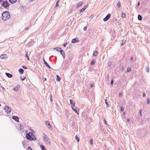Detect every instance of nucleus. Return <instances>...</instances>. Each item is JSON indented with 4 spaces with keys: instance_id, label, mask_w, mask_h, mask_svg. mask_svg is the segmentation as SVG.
<instances>
[{
    "instance_id": "obj_1",
    "label": "nucleus",
    "mask_w": 150,
    "mask_h": 150,
    "mask_svg": "<svg viewBox=\"0 0 150 150\" xmlns=\"http://www.w3.org/2000/svg\"><path fill=\"white\" fill-rule=\"evenodd\" d=\"M26 138L28 140L31 141L36 140L35 135L31 132H30L26 134Z\"/></svg>"
},
{
    "instance_id": "obj_2",
    "label": "nucleus",
    "mask_w": 150,
    "mask_h": 150,
    "mask_svg": "<svg viewBox=\"0 0 150 150\" xmlns=\"http://www.w3.org/2000/svg\"><path fill=\"white\" fill-rule=\"evenodd\" d=\"M10 17V14L8 11L4 12L2 14V18L4 21H5L8 19Z\"/></svg>"
},
{
    "instance_id": "obj_3",
    "label": "nucleus",
    "mask_w": 150,
    "mask_h": 150,
    "mask_svg": "<svg viewBox=\"0 0 150 150\" xmlns=\"http://www.w3.org/2000/svg\"><path fill=\"white\" fill-rule=\"evenodd\" d=\"M1 5L5 8H7L9 6V3L7 1H4L3 0L2 3L1 4Z\"/></svg>"
},
{
    "instance_id": "obj_4",
    "label": "nucleus",
    "mask_w": 150,
    "mask_h": 150,
    "mask_svg": "<svg viewBox=\"0 0 150 150\" xmlns=\"http://www.w3.org/2000/svg\"><path fill=\"white\" fill-rule=\"evenodd\" d=\"M43 140L47 144H49V145L50 144V141H49V139L48 138H47V136L45 134L44 135Z\"/></svg>"
},
{
    "instance_id": "obj_5",
    "label": "nucleus",
    "mask_w": 150,
    "mask_h": 150,
    "mask_svg": "<svg viewBox=\"0 0 150 150\" xmlns=\"http://www.w3.org/2000/svg\"><path fill=\"white\" fill-rule=\"evenodd\" d=\"M4 109L7 114H10L11 111V109L8 106L6 105L4 107Z\"/></svg>"
},
{
    "instance_id": "obj_6",
    "label": "nucleus",
    "mask_w": 150,
    "mask_h": 150,
    "mask_svg": "<svg viewBox=\"0 0 150 150\" xmlns=\"http://www.w3.org/2000/svg\"><path fill=\"white\" fill-rule=\"evenodd\" d=\"M71 108L74 111H75L78 115H79V113L78 111L79 112V110L76 107H71Z\"/></svg>"
},
{
    "instance_id": "obj_7",
    "label": "nucleus",
    "mask_w": 150,
    "mask_h": 150,
    "mask_svg": "<svg viewBox=\"0 0 150 150\" xmlns=\"http://www.w3.org/2000/svg\"><path fill=\"white\" fill-rule=\"evenodd\" d=\"M111 15L110 14H108L103 19V21H106L108 20L109 18L110 17Z\"/></svg>"
},
{
    "instance_id": "obj_8",
    "label": "nucleus",
    "mask_w": 150,
    "mask_h": 150,
    "mask_svg": "<svg viewBox=\"0 0 150 150\" xmlns=\"http://www.w3.org/2000/svg\"><path fill=\"white\" fill-rule=\"evenodd\" d=\"M20 86L19 85L17 86L16 87H14L13 90L16 92H17L20 89Z\"/></svg>"
},
{
    "instance_id": "obj_9",
    "label": "nucleus",
    "mask_w": 150,
    "mask_h": 150,
    "mask_svg": "<svg viewBox=\"0 0 150 150\" xmlns=\"http://www.w3.org/2000/svg\"><path fill=\"white\" fill-rule=\"evenodd\" d=\"M79 42V41L78 40V39L77 38H75L73 39L71 41L72 43H75Z\"/></svg>"
},
{
    "instance_id": "obj_10",
    "label": "nucleus",
    "mask_w": 150,
    "mask_h": 150,
    "mask_svg": "<svg viewBox=\"0 0 150 150\" xmlns=\"http://www.w3.org/2000/svg\"><path fill=\"white\" fill-rule=\"evenodd\" d=\"M12 118L17 122H19V118L17 116H12Z\"/></svg>"
},
{
    "instance_id": "obj_11",
    "label": "nucleus",
    "mask_w": 150,
    "mask_h": 150,
    "mask_svg": "<svg viewBox=\"0 0 150 150\" xmlns=\"http://www.w3.org/2000/svg\"><path fill=\"white\" fill-rule=\"evenodd\" d=\"M43 60L44 62V64L48 68L50 69H51V67L46 62V61L45 60L44 58H43Z\"/></svg>"
},
{
    "instance_id": "obj_12",
    "label": "nucleus",
    "mask_w": 150,
    "mask_h": 150,
    "mask_svg": "<svg viewBox=\"0 0 150 150\" xmlns=\"http://www.w3.org/2000/svg\"><path fill=\"white\" fill-rule=\"evenodd\" d=\"M23 127H24L22 125H20V130L21 133H23L24 132Z\"/></svg>"
},
{
    "instance_id": "obj_13",
    "label": "nucleus",
    "mask_w": 150,
    "mask_h": 150,
    "mask_svg": "<svg viewBox=\"0 0 150 150\" xmlns=\"http://www.w3.org/2000/svg\"><path fill=\"white\" fill-rule=\"evenodd\" d=\"M70 104L73 106H75V102L73 100H70Z\"/></svg>"
},
{
    "instance_id": "obj_14",
    "label": "nucleus",
    "mask_w": 150,
    "mask_h": 150,
    "mask_svg": "<svg viewBox=\"0 0 150 150\" xmlns=\"http://www.w3.org/2000/svg\"><path fill=\"white\" fill-rule=\"evenodd\" d=\"M7 57V56L6 54L2 55L0 56V58L1 59H6V58Z\"/></svg>"
},
{
    "instance_id": "obj_15",
    "label": "nucleus",
    "mask_w": 150,
    "mask_h": 150,
    "mask_svg": "<svg viewBox=\"0 0 150 150\" xmlns=\"http://www.w3.org/2000/svg\"><path fill=\"white\" fill-rule=\"evenodd\" d=\"M6 76L8 78H11L12 77V75L9 73H6Z\"/></svg>"
},
{
    "instance_id": "obj_16",
    "label": "nucleus",
    "mask_w": 150,
    "mask_h": 150,
    "mask_svg": "<svg viewBox=\"0 0 150 150\" xmlns=\"http://www.w3.org/2000/svg\"><path fill=\"white\" fill-rule=\"evenodd\" d=\"M60 52L61 53V54H62L64 58L65 57V54L64 52L62 50H61V51H60Z\"/></svg>"
},
{
    "instance_id": "obj_17",
    "label": "nucleus",
    "mask_w": 150,
    "mask_h": 150,
    "mask_svg": "<svg viewBox=\"0 0 150 150\" xmlns=\"http://www.w3.org/2000/svg\"><path fill=\"white\" fill-rule=\"evenodd\" d=\"M20 74H22L23 73L24 70L22 69H20L18 70Z\"/></svg>"
},
{
    "instance_id": "obj_18",
    "label": "nucleus",
    "mask_w": 150,
    "mask_h": 150,
    "mask_svg": "<svg viewBox=\"0 0 150 150\" xmlns=\"http://www.w3.org/2000/svg\"><path fill=\"white\" fill-rule=\"evenodd\" d=\"M83 4V3L81 2H79L76 6L78 8L80 7Z\"/></svg>"
},
{
    "instance_id": "obj_19",
    "label": "nucleus",
    "mask_w": 150,
    "mask_h": 150,
    "mask_svg": "<svg viewBox=\"0 0 150 150\" xmlns=\"http://www.w3.org/2000/svg\"><path fill=\"white\" fill-rule=\"evenodd\" d=\"M54 49H55L58 51H59L60 52L62 50V48L59 47H57L54 48Z\"/></svg>"
},
{
    "instance_id": "obj_20",
    "label": "nucleus",
    "mask_w": 150,
    "mask_h": 150,
    "mask_svg": "<svg viewBox=\"0 0 150 150\" xmlns=\"http://www.w3.org/2000/svg\"><path fill=\"white\" fill-rule=\"evenodd\" d=\"M40 146L42 150H47L45 147L43 145H40Z\"/></svg>"
},
{
    "instance_id": "obj_21",
    "label": "nucleus",
    "mask_w": 150,
    "mask_h": 150,
    "mask_svg": "<svg viewBox=\"0 0 150 150\" xmlns=\"http://www.w3.org/2000/svg\"><path fill=\"white\" fill-rule=\"evenodd\" d=\"M17 0H9L10 3L11 4H14L16 2Z\"/></svg>"
},
{
    "instance_id": "obj_22",
    "label": "nucleus",
    "mask_w": 150,
    "mask_h": 150,
    "mask_svg": "<svg viewBox=\"0 0 150 150\" xmlns=\"http://www.w3.org/2000/svg\"><path fill=\"white\" fill-rule=\"evenodd\" d=\"M138 19L139 20L141 21L142 19V17L139 14L138 15Z\"/></svg>"
},
{
    "instance_id": "obj_23",
    "label": "nucleus",
    "mask_w": 150,
    "mask_h": 150,
    "mask_svg": "<svg viewBox=\"0 0 150 150\" xmlns=\"http://www.w3.org/2000/svg\"><path fill=\"white\" fill-rule=\"evenodd\" d=\"M57 81H59L60 80V78L59 76L58 75H57Z\"/></svg>"
},
{
    "instance_id": "obj_24",
    "label": "nucleus",
    "mask_w": 150,
    "mask_h": 150,
    "mask_svg": "<svg viewBox=\"0 0 150 150\" xmlns=\"http://www.w3.org/2000/svg\"><path fill=\"white\" fill-rule=\"evenodd\" d=\"M117 7L119 8L121 6V3H120V2L119 1L118 2L117 5Z\"/></svg>"
},
{
    "instance_id": "obj_25",
    "label": "nucleus",
    "mask_w": 150,
    "mask_h": 150,
    "mask_svg": "<svg viewBox=\"0 0 150 150\" xmlns=\"http://www.w3.org/2000/svg\"><path fill=\"white\" fill-rule=\"evenodd\" d=\"M45 124L46 125H50V123L49 121H46L45 122Z\"/></svg>"
},
{
    "instance_id": "obj_26",
    "label": "nucleus",
    "mask_w": 150,
    "mask_h": 150,
    "mask_svg": "<svg viewBox=\"0 0 150 150\" xmlns=\"http://www.w3.org/2000/svg\"><path fill=\"white\" fill-rule=\"evenodd\" d=\"M125 13H124V12H123L122 13V17L123 18H124L125 17Z\"/></svg>"
},
{
    "instance_id": "obj_27",
    "label": "nucleus",
    "mask_w": 150,
    "mask_h": 150,
    "mask_svg": "<svg viewBox=\"0 0 150 150\" xmlns=\"http://www.w3.org/2000/svg\"><path fill=\"white\" fill-rule=\"evenodd\" d=\"M105 103L106 104V105H107V107H108L109 105L107 101V100L106 99H105Z\"/></svg>"
},
{
    "instance_id": "obj_28",
    "label": "nucleus",
    "mask_w": 150,
    "mask_h": 150,
    "mask_svg": "<svg viewBox=\"0 0 150 150\" xmlns=\"http://www.w3.org/2000/svg\"><path fill=\"white\" fill-rule=\"evenodd\" d=\"M85 8H83L81 10H79V12L80 13H81L82 12H83L84 10H85Z\"/></svg>"
},
{
    "instance_id": "obj_29",
    "label": "nucleus",
    "mask_w": 150,
    "mask_h": 150,
    "mask_svg": "<svg viewBox=\"0 0 150 150\" xmlns=\"http://www.w3.org/2000/svg\"><path fill=\"white\" fill-rule=\"evenodd\" d=\"M98 54V52L97 51H95L93 54L94 56H95Z\"/></svg>"
},
{
    "instance_id": "obj_30",
    "label": "nucleus",
    "mask_w": 150,
    "mask_h": 150,
    "mask_svg": "<svg viewBox=\"0 0 150 150\" xmlns=\"http://www.w3.org/2000/svg\"><path fill=\"white\" fill-rule=\"evenodd\" d=\"M75 138L76 141H77V142H79V138L78 137V136H75Z\"/></svg>"
},
{
    "instance_id": "obj_31",
    "label": "nucleus",
    "mask_w": 150,
    "mask_h": 150,
    "mask_svg": "<svg viewBox=\"0 0 150 150\" xmlns=\"http://www.w3.org/2000/svg\"><path fill=\"white\" fill-rule=\"evenodd\" d=\"M20 78L22 81H24L25 79L26 78L25 76H21Z\"/></svg>"
},
{
    "instance_id": "obj_32",
    "label": "nucleus",
    "mask_w": 150,
    "mask_h": 150,
    "mask_svg": "<svg viewBox=\"0 0 150 150\" xmlns=\"http://www.w3.org/2000/svg\"><path fill=\"white\" fill-rule=\"evenodd\" d=\"M150 103V100L149 98H148L147 100V103L148 105H149Z\"/></svg>"
},
{
    "instance_id": "obj_33",
    "label": "nucleus",
    "mask_w": 150,
    "mask_h": 150,
    "mask_svg": "<svg viewBox=\"0 0 150 150\" xmlns=\"http://www.w3.org/2000/svg\"><path fill=\"white\" fill-rule=\"evenodd\" d=\"M26 52V53L25 54V56L27 57L28 59V60H29V59L28 57V56L27 54L28 52Z\"/></svg>"
},
{
    "instance_id": "obj_34",
    "label": "nucleus",
    "mask_w": 150,
    "mask_h": 150,
    "mask_svg": "<svg viewBox=\"0 0 150 150\" xmlns=\"http://www.w3.org/2000/svg\"><path fill=\"white\" fill-rule=\"evenodd\" d=\"M146 70L147 72L148 73L149 71V67H147L146 69Z\"/></svg>"
},
{
    "instance_id": "obj_35",
    "label": "nucleus",
    "mask_w": 150,
    "mask_h": 150,
    "mask_svg": "<svg viewBox=\"0 0 150 150\" xmlns=\"http://www.w3.org/2000/svg\"><path fill=\"white\" fill-rule=\"evenodd\" d=\"M48 128L51 130L52 129V127L50 124V125H48Z\"/></svg>"
},
{
    "instance_id": "obj_36",
    "label": "nucleus",
    "mask_w": 150,
    "mask_h": 150,
    "mask_svg": "<svg viewBox=\"0 0 150 150\" xmlns=\"http://www.w3.org/2000/svg\"><path fill=\"white\" fill-rule=\"evenodd\" d=\"M119 97H121L122 96V93L121 92H120V93H119Z\"/></svg>"
},
{
    "instance_id": "obj_37",
    "label": "nucleus",
    "mask_w": 150,
    "mask_h": 150,
    "mask_svg": "<svg viewBox=\"0 0 150 150\" xmlns=\"http://www.w3.org/2000/svg\"><path fill=\"white\" fill-rule=\"evenodd\" d=\"M95 64L94 62L93 61L92 62H91V65H93L94 64Z\"/></svg>"
},
{
    "instance_id": "obj_38",
    "label": "nucleus",
    "mask_w": 150,
    "mask_h": 150,
    "mask_svg": "<svg viewBox=\"0 0 150 150\" xmlns=\"http://www.w3.org/2000/svg\"><path fill=\"white\" fill-rule=\"evenodd\" d=\"M22 67L25 69H27V67L25 65H23L22 66Z\"/></svg>"
},
{
    "instance_id": "obj_39",
    "label": "nucleus",
    "mask_w": 150,
    "mask_h": 150,
    "mask_svg": "<svg viewBox=\"0 0 150 150\" xmlns=\"http://www.w3.org/2000/svg\"><path fill=\"white\" fill-rule=\"evenodd\" d=\"M131 71V69L130 68H128L127 69V71L128 72L130 71Z\"/></svg>"
},
{
    "instance_id": "obj_40",
    "label": "nucleus",
    "mask_w": 150,
    "mask_h": 150,
    "mask_svg": "<svg viewBox=\"0 0 150 150\" xmlns=\"http://www.w3.org/2000/svg\"><path fill=\"white\" fill-rule=\"evenodd\" d=\"M90 144L91 145H92V144H93V140L92 139H91L90 140Z\"/></svg>"
},
{
    "instance_id": "obj_41",
    "label": "nucleus",
    "mask_w": 150,
    "mask_h": 150,
    "mask_svg": "<svg viewBox=\"0 0 150 150\" xmlns=\"http://www.w3.org/2000/svg\"><path fill=\"white\" fill-rule=\"evenodd\" d=\"M124 110V108L123 107L121 106L120 108V110L121 111H123Z\"/></svg>"
},
{
    "instance_id": "obj_42",
    "label": "nucleus",
    "mask_w": 150,
    "mask_h": 150,
    "mask_svg": "<svg viewBox=\"0 0 150 150\" xmlns=\"http://www.w3.org/2000/svg\"><path fill=\"white\" fill-rule=\"evenodd\" d=\"M59 0L57 1V2L56 4V7L58 6H59L58 2H59Z\"/></svg>"
},
{
    "instance_id": "obj_43",
    "label": "nucleus",
    "mask_w": 150,
    "mask_h": 150,
    "mask_svg": "<svg viewBox=\"0 0 150 150\" xmlns=\"http://www.w3.org/2000/svg\"><path fill=\"white\" fill-rule=\"evenodd\" d=\"M87 29V27L86 26L85 27L83 28V30L84 31H86Z\"/></svg>"
},
{
    "instance_id": "obj_44",
    "label": "nucleus",
    "mask_w": 150,
    "mask_h": 150,
    "mask_svg": "<svg viewBox=\"0 0 150 150\" xmlns=\"http://www.w3.org/2000/svg\"><path fill=\"white\" fill-rule=\"evenodd\" d=\"M27 150H33L32 148L30 147H28Z\"/></svg>"
},
{
    "instance_id": "obj_45",
    "label": "nucleus",
    "mask_w": 150,
    "mask_h": 150,
    "mask_svg": "<svg viewBox=\"0 0 150 150\" xmlns=\"http://www.w3.org/2000/svg\"><path fill=\"white\" fill-rule=\"evenodd\" d=\"M113 82H114L113 81V80H112L111 81V82H110V84H111V85L113 84Z\"/></svg>"
},
{
    "instance_id": "obj_46",
    "label": "nucleus",
    "mask_w": 150,
    "mask_h": 150,
    "mask_svg": "<svg viewBox=\"0 0 150 150\" xmlns=\"http://www.w3.org/2000/svg\"><path fill=\"white\" fill-rule=\"evenodd\" d=\"M125 41H124V42H122L121 44V46H122V45H124L125 44Z\"/></svg>"
},
{
    "instance_id": "obj_47",
    "label": "nucleus",
    "mask_w": 150,
    "mask_h": 150,
    "mask_svg": "<svg viewBox=\"0 0 150 150\" xmlns=\"http://www.w3.org/2000/svg\"><path fill=\"white\" fill-rule=\"evenodd\" d=\"M88 7V5H85L83 8H85V9H86Z\"/></svg>"
},
{
    "instance_id": "obj_48",
    "label": "nucleus",
    "mask_w": 150,
    "mask_h": 150,
    "mask_svg": "<svg viewBox=\"0 0 150 150\" xmlns=\"http://www.w3.org/2000/svg\"><path fill=\"white\" fill-rule=\"evenodd\" d=\"M112 63L111 62H109L108 63V66H110L111 65Z\"/></svg>"
},
{
    "instance_id": "obj_49",
    "label": "nucleus",
    "mask_w": 150,
    "mask_h": 150,
    "mask_svg": "<svg viewBox=\"0 0 150 150\" xmlns=\"http://www.w3.org/2000/svg\"><path fill=\"white\" fill-rule=\"evenodd\" d=\"M67 42H66V43L64 44L63 45V46L64 47H65L67 45Z\"/></svg>"
},
{
    "instance_id": "obj_50",
    "label": "nucleus",
    "mask_w": 150,
    "mask_h": 150,
    "mask_svg": "<svg viewBox=\"0 0 150 150\" xmlns=\"http://www.w3.org/2000/svg\"><path fill=\"white\" fill-rule=\"evenodd\" d=\"M104 122H105V124L106 125H107V123L106 122V121L105 120V119L104 120Z\"/></svg>"
},
{
    "instance_id": "obj_51",
    "label": "nucleus",
    "mask_w": 150,
    "mask_h": 150,
    "mask_svg": "<svg viewBox=\"0 0 150 150\" xmlns=\"http://www.w3.org/2000/svg\"><path fill=\"white\" fill-rule=\"evenodd\" d=\"M143 96L144 97H145L146 96V94L145 93H144L143 95Z\"/></svg>"
},
{
    "instance_id": "obj_52",
    "label": "nucleus",
    "mask_w": 150,
    "mask_h": 150,
    "mask_svg": "<svg viewBox=\"0 0 150 150\" xmlns=\"http://www.w3.org/2000/svg\"><path fill=\"white\" fill-rule=\"evenodd\" d=\"M139 113H140V115L141 116L142 115V110H140Z\"/></svg>"
},
{
    "instance_id": "obj_53",
    "label": "nucleus",
    "mask_w": 150,
    "mask_h": 150,
    "mask_svg": "<svg viewBox=\"0 0 150 150\" xmlns=\"http://www.w3.org/2000/svg\"><path fill=\"white\" fill-rule=\"evenodd\" d=\"M130 121V119L129 118H128L127 120V122H129Z\"/></svg>"
},
{
    "instance_id": "obj_54",
    "label": "nucleus",
    "mask_w": 150,
    "mask_h": 150,
    "mask_svg": "<svg viewBox=\"0 0 150 150\" xmlns=\"http://www.w3.org/2000/svg\"><path fill=\"white\" fill-rule=\"evenodd\" d=\"M140 3L139 2H138V4L137 5V6H139L140 5Z\"/></svg>"
},
{
    "instance_id": "obj_55",
    "label": "nucleus",
    "mask_w": 150,
    "mask_h": 150,
    "mask_svg": "<svg viewBox=\"0 0 150 150\" xmlns=\"http://www.w3.org/2000/svg\"><path fill=\"white\" fill-rule=\"evenodd\" d=\"M43 79H44V81H46L47 80L45 78H44Z\"/></svg>"
},
{
    "instance_id": "obj_56",
    "label": "nucleus",
    "mask_w": 150,
    "mask_h": 150,
    "mask_svg": "<svg viewBox=\"0 0 150 150\" xmlns=\"http://www.w3.org/2000/svg\"><path fill=\"white\" fill-rule=\"evenodd\" d=\"M93 84H91V85L90 86L91 88L93 87Z\"/></svg>"
},
{
    "instance_id": "obj_57",
    "label": "nucleus",
    "mask_w": 150,
    "mask_h": 150,
    "mask_svg": "<svg viewBox=\"0 0 150 150\" xmlns=\"http://www.w3.org/2000/svg\"><path fill=\"white\" fill-rule=\"evenodd\" d=\"M133 60V57H132L130 59V60L131 61H132Z\"/></svg>"
},
{
    "instance_id": "obj_58",
    "label": "nucleus",
    "mask_w": 150,
    "mask_h": 150,
    "mask_svg": "<svg viewBox=\"0 0 150 150\" xmlns=\"http://www.w3.org/2000/svg\"><path fill=\"white\" fill-rule=\"evenodd\" d=\"M3 1V0H0V3L1 2H2Z\"/></svg>"
},
{
    "instance_id": "obj_59",
    "label": "nucleus",
    "mask_w": 150,
    "mask_h": 150,
    "mask_svg": "<svg viewBox=\"0 0 150 150\" xmlns=\"http://www.w3.org/2000/svg\"><path fill=\"white\" fill-rule=\"evenodd\" d=\"M123 114H124V115L125 114V112L123 113Z\"/></svg>"
},
{
    "instance_id": "obj_60",
    "label": "nucleus",
    "mask_w": 150,
    "mask_h": 150,
    "mask_svg": "<svg viewBox=\"0 0 150 150\" xmlns=\"http://www.w3.org/2000/svg\"><path fill=\"white\" fill-rule=\"evenodd\" d=\"M52 99V96L51 95V96H50V99Z\"/></svg>"
},
{
    "instance_id": "obj_61",
    "label": "nucleus",
    "mask_w": 150,
    "mask_h": 150,
    "mask_svg": "<svg viewBox=\"0 0 150 150\" xmlns=\"http://www.w3.org/2000/svg\"><path fill=\"white\" fill-rule=\"evenodd\" d=\"M28 28H26V30H28Z\"/></svg>"
},
{
    "instance_id": "obj_62",
    "label": "nucleus",
    "mask_w": 150,
    "mask_h": 150,
    "mask_svg": "<svg viewBox=\"0 0 150 150\" xmlns=\"http://www.w3.org/2000/svg\"><path fill=\"white\" fill-rule=\"evenodd\" d=\"M52 99H50L51 101V102H52Z\"/></svg>"
}]
</instances>
